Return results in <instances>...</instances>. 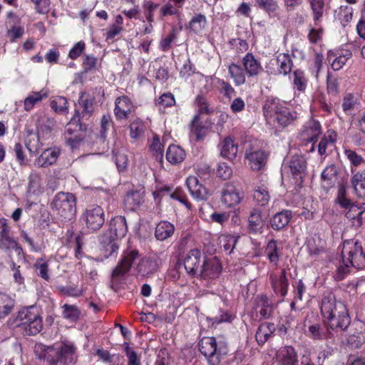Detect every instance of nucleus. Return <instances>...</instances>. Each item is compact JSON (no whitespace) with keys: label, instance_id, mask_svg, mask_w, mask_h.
<instances>
[{"label":"nucleus","instance_id":"2","mask_svg":"<svg viewBox=\"0 0 365 365\" xmlns=\"http://www.w3.org/2000/svg\"><path fill=\"white\" fill-rule=\"evenodd\" d=\"M264 115L269 123L284 127L297 118V113L291 111L279 100L267 101L264 106Z\"/></svg>","mask_w":365,"mask_h":365},{"label":"nucleus","instance_id":"26","mask_svg":"<svg viewBox=\"0 0 365 365\" xmlns=\"http://www.w3.org/2000/svg\"><path fill=\"white\" fill-rule=\"evenodd\" d=\"M49 96V91L46 88H43L39 91L30 92L24 99V110L27 112L31 111L36 105L46 99Z\"/></svg>","mask_w":365,"mask_h":365},{"label":"nucleus","instance_id":"49","mask_svg":"<svg viewBox=\"0 0 365 365\" xmlns=\"http://www.w3.org/2000/svg\"><path fill=\"white\" fill-rule=\"evenodd\" d=\"M149 146L150 150L155 157L156 160H159L162 164L163 158V145L161 143L160 138L157 135L153 136Z\"/></svg>","mask_w":365,"mask_h":365},{"label":"nucleus","instance_id":"15","mask_svg":"<svg viewBox=\"0 0 365 365\" xmlns=\"http://www.w3.org/2000/svg\"><path fill=\"white\" fill-rule=\"evenodd\" d=\"M269 279L274 292L276 294H280L282 297H284L287 293L289 287L286 270L282 269L278 274H270Z\"/></svg>","mask_w":365,"mask_h":365},{"label":"nucleus","instance_id":"17","mask_svg":"<svg viewBox=\"0 0 365 365\" xmlns=\"http://www.w3.org/2000/svg\"><path fill=\"white\" fill-rule=\"evenodd\" d=\"M134 110V106L127 96H121L115 100L114 113L118 119H126Z\"/></svg>","mask_w":365,"mask_h":365},{"label":"nucleus","instance_id":"23","mask_svg":"<svg viewBox=\"0 0 365 365\" xmlns=\"http://www.w3.org/2000/svg\"><path fill=\"white\" fill-rule=\"evenodd\" d=\"M128 231L125 218L123 216H118L113 218L110 224V238L113 240L123 237Z\"/></svg>","mask_w":365,"mask_h":365},{"label":"nucleus","instance_id":"50","mask_svg":"<svg viewBox=\"0 0 365 365\" xmlns=\"http://www.w3.org/2000/svg\"><path fill=\"white\" fill-rule=\"evenodd\" d=\"M39 135L38 134H29L26 138V146L31 154H36L42 146Z\"/></svg>","mask_w":365,"mask_h":365},{"label":"nucleus","instance_id":"57","mask_svg":"<svg viewBox=\"0 0 365 365\" xmlns=\"http://www.w3.org/2000/svg\"><path fill=\"white\" fill-rule=\"evenodd\" d=\"M198 115H195L192 123V131L195 135L197 140H202L207 133V128L198 123Z\"/></svg>","mask_w":365,"mask_h":365},{"label":"nucleus","instance_id":"29","mask_svg":"<svg viewBox=\"0 0 365 365\" xmlns=\"http://www.w3.org/2000/svg\"><path fill=\"white\" fill-rule=\"evenodd\" d=\"M308 337L314 340H324L331 337V333L319 323L310 324L306 331Z\"/></svg>","mask_w":365,"mask_h":365},{"label":"nucleus","instance_id":"42","mask_svg":"<svg viewBox=\"0 0 365 365\" xmlns=\"http://www.w3.org/2000/svg\"><path fill=\"white\" fill-rule=\"evenodd\" d=\"M14 307V300L8 294L0 293V319L8 316Z\"/></svg>","mask_w":365,"mask_h":365},{"label":"nucleus","instance_id":"11","mask_svg":"<svg viewBox=\"0 0 365 365\" xmlns=\"http://www.w3.org/2000/svg\"><path fill=\"white\" fill-rule=\"evenodd\" d=\"M306 161L302 156H293L289 163V169L294 183L299 185L303 182L306 171Z\"/></svg>","mask_w":365,"mask_h":365},{"label":"nucleus","instance_id":"19","mask_svg":"<svg viewBox=\"0 0 365 365\" xmlns=\"http://www.w3.org/2000/svg\"><path fill=\"white\" fill-rule=\"evenodd\" d=\"M242 64L245 73L250 77H257L263 71L260 62L251 53H247L243 57Z\"/></svg>","mask_w":365,"mask_h":365},{"label":"nucleus","instance_id":"10","mask_svg":"<svg viewBox=\"0 0 365 365\" xmlns=\"http://www.w3.org/2000/svg\"><path fill=\"white\" fill-rule=\"evenodd\" d=\"M202 253L197 249L191 250L184 259V266L187 272L192 276H198L203 260Z\"/></svg>","mask_w":365,"mask_h":365},{"label":"nucleus","instance_id":"9","mask_svg":"<svg viewBox=\"0 0 365 365\" xmlns=\"http://www.w3.org/2000/svg\"><path fill=\"white\" fill-rule=\"evenodd\" d=\"M53 348L61 365H68L72 362L75 348L71 342L65 341L56 343Z\"/></svg>","mask_w":365,"mask_h":365},{"label":"nucleus","instance_id":"55","mask_svg":"<svg viewBox=\"0 0 365 365\" xmlns=\"http://www.w3.org/2000/svg\"><path fill=\"white\" fill-rule=\"evenodd\" d=\"M34 267L37 271L38 275L39 277L46 281L50 279V276L48 274V264L45 259L42 258L37 259Z\"/></svg>","mask_w":365,"mask_h":365},{"label":"nucleus","instance_id":"35","mask_svg":"<svg viewBox=\"0 0 365 365\" xmlns=\"http://www.w3.org/2000/svg\"><path fill=\"white\" fill-rule=\"evenodd\" d=\"M143 202V193L140 191L128 192L124 198V205L127 210H135Z\"/></svg>","mask_w":365,"mask_h":365},{"label":"nucleus","instance_id":"51","mask_svg":"<svg viewBox=\"0 0 365 365\" xmlns=\"http://www.w3.org/2000/svg\"><path fill=\"white\" fill-rule=\"evenodd\" d=\"M308 80L304 73L301 70H297L293 73V84L294 88L297 91L303 92L306 90Z\"/></svg>","mask_w":365,"mask_h":365},{"label":"nucleus","instance_id":"45","mask_svg":"<svg viewBox=\"0 0 365 365\" xmlns=\"http://www.w3.org/2000/svg\"><path fill=\"white\" fill-rule=\"evenodd\" d=\"M12 272L13 281L19 289L25 288V278L20 265H17L14 261L9 263Z\"/></svg>","mask_w":365,"mask_h":365},{"label":"nucleus","instance_id":"3","mask_svg":"<svg viewBox=\"0 0 365 365\" xmlns=\"http://www.w3.org/2000/svg\"><path fill=\"white\" fill-rule=\"evenodd\" d=\"M76 200L70 192H58L53 197L51 207L62 220H71L76 213Z\"/></svg>","mask_w":365,"mask_h":365},{"label":"nucleus","instance_id":"4","mask_svg":"<svg viewBox=\"0 0 365 365\" xmlns=\"http://www.w3.org/2000/svg\"><path fill=\"white\" fill-rule=\"evenodd\" d=\"M17 319L18 327L26 335H36L43 328L42 318L36 308L30 307L24 308L19 312Z\"/></svg>","mask_w":365,"mask_h":365},{"label":"nucleus","instance_id":"52","mask_svg":"<svg viewBox=\"0 0 365 365\" xmlns=\"http://www.w3.org/2000/svg\"><path fill=\"white\" fill-rule=\"evenodd\" d=\"M344 153L351 163V171L352 173L354 172V167L356 168L365 163V159L353 150L346 149Z\"/></svg>","mask_w":365,"mask_h":365},{"label":"nucleus","instance_id":"18","mask_svg":"<svg viewBox=\"0 0 365 365\" xmlns=\"http://www.w3.org/2000/svg\"><path fill=\"white\" fill-rule=\"evenodd\" d=\"M352 56V52L348 49H341L336 52H329V61L331 62V68L334 71H339L343 68L347 61Z\"/></svg>","mask_w":365,"mask_h":365},{"label":"nucleus","instance_id":"13","mask_svg":"<svg viewBox=\"0 0 365 365\" xmlns=\"http://www.w3.org/2000/svg\"><path fill=\"white\" fill-rule=\"evenodd\" d=\"M138 252L136 250L128 251L124 253L123 258L113 271V277L118 278L127 273L133 262L138 258Z\"/></svg>","mask_w":365,"mask_h":365},{"label":"nucleus","instance_id":"56","mask_svg":"<svg viewBox=\"0 0 365 365\" xmlns=\"http://www.w3.org/2000/svg\"><path fill=\"white\" fill-rule=\"evenodd\" d=\"M313 11L314 19L319 21L324 14V0H309Z\"/></svg>","mask_w":365,"mask_h":365},{"label":"nucleus","instance_id":"25","mask_svg":"<svg viewBox=\"0 0 365 365\" xmlns=\"http://www.w3.org/2000/svg\"><path fill=\"white\" fill-rule=\"evenodd\" d=\"M365 213V204L361 205H351L346 212V217L351 223L352 226L357 228L363 223L364 215Z\"/></svg>","mask_w":365,"mask_h":365},{"label":"nucleus","instance_id":"22","mask_svg":"<svg viewBox=\"0 0 365 365\" xmlns=\"http://www.w3.org/2000/svg\"><path fill=\"white\" fill-rule=\"evenodd\" d=\"M187 187L191 195L198 200H206L208 192L207 189L199 183L195 176H189L186 180Z\"/></svg>","mask_w":365,"mask_h":365},{"label":"nucleus","instance_id":"21","mask_svg":"<svg viewBox=\"0 0 365 365\" xmlns=\"http://www.w3.org/2000/svg\"><path fill=\"white\" fill-rule=\"evenodd\" d=\"M60 150L57 148L46 149L35 160L34 164L38 168H46L55 163L59 156Z\"/></svg>","mask_w":365,"mask_h":365},{"label":"nucleus","instance_id":"46","mask_svg":"<svg viewBox=\"0 0 365 365\" xmlns=\"http://www.w3.org/2000/svg\"><path fill=\"white\" fill-rule=\"evenodd\" d=\"M265 255L271 263L277 264L279 259V250L277 241L271 240L268 242L265 248Z\"/></svg>","mask_w":365,"mask_h":365},{"label":"nucleus","instance_id":"62","mask_svg":"<svg viewBox=\"0 0 365 365\" xmlns=\"http://www.w3.org/2000/svg\"><path fill=\"white\" fill-rule=\"evenodd\" d=\"M257 311L263 318H267L271 314L272 307L268 302L267 297H264L261 298L257 305Z\"/></svg>","mask_w":365,"mask_h":365},{"label":"nucleus","instance_id":"27","mask_svg":"<svg viewBox=\"0 0 365 365\" xmlns=\"http://www.w3.org/2000/svg\"><path fill=\"white\" fill-rule=\"evenodd\" d=\"M44 190V183L40 174L36 171L31 172L29 177L28 193L39 196L43 193Z\"/></svg>","mask_w":365,"mask_h":365},{"label":"nucleus","instance_id":"53","mask_svg":"<svg viewBox=\"0 0 365 365\" xmlns=\"http://www.w3.org/2000/svg\"><path fill=\"white\" fill-rule=\"evenodd\" d=\"M253 197L261 206L266 205L270 199L269 192L264 186L258 187L254 192Z\"/></svg>","mask_w":365,"mask_h":365},{"label":"nucleus","instance_id":"32","mask_svg":"<svg viewBox=\"0 0 365 365\" xmlns=\"http://www.w3.org/2000/svg\"><path fill=\"white\" fill-rule=\"evenodd\" d=\"M292 217V212L289 210L279 212L275 214L271 219V226L274 230H281L288 225Z\"/></svg>","mask_w":365,"mask_h":365},{"label":"nucleus","instance_id":"41","mask_svg":"<svg viewBox=\"0 0 365 365\" xmlns=\"http://www.w3.org/2000/svg\"><path fill=\"white\" fill-rule=\"evenodd\" d=\"M249 228L252 232H260L264 226V222L262 219L261 212L257 209H253L248 218Z\"/></svg>","mask_w":365,"mask_h":365},{"label":"nucleus","instance_id":"20","mask_svg":"<svg viewBox=\"0 0 365 365\" xmlns=\"http://www.w3.org/2000/svg\"><path fill=\"white\" fill-rule=\"evenodd\" d=\"M246 158L253 170H260L266 164L267 155L264 151L261 150H250L246 152Z\"/></svg>","mask_w":365,"mask_h":365},{"label":"nucleus","instance_id":"38","mask_svg":"<svg viewBox=\"0 0 365 365\" xmlns=\"http://www.w3.org/2000/svg\"><path fill=\"white\" fill-rule=\"evenodd\" d=\"M275 61L278 67L277 72L279 74L287 75L290 73L292 67V61L289 55L287 53H279Z\"/></svg>","mask_w":365,"mask_h":365},{"label":"nucleus","instance_id":"24","mask_svg":"<svg viewBox=\"0 0 365 365\" xmlns=\"http://www.w3.org/2000/svg\"><path fill=\"white\" fill-rule=\"evenodd\" d=\"M160 264V258L155 255L145 257L138 266V272L144 276L153 274L158 269Z\"/></svg>","mask_w":365,"mask_h":365},{"label":"nucleus","instance_id":"33","mask_svg":"<svg viewBox=\"0 0 365 365\" xmlns=\"http://www.w3.org/2000/svg\"><path fill=\"white\" fill-rule=\"evenodd\" d=\"M238 145L231 137L225 138L221 144L220 153L224 158L232 160L237 154Z\"/></svg>","mask_w":365,"mask_h":365},{"label":"nucleus","instance_id":"54","mask_svg":"<svg viewBox=\"0 0 365 365\" xmlns=\"http://www.w3.org/2000/svg\"><path fill=\"white\" fill-rule=\"evenodd\" d=\"M207 24V19L205 16L202 14H197L193 16L190 21L189 26L191 30L195 33L201 31Z\"/></svg>","mask_w":365,"mask_h":365},{"label":"nucleus","instance_id":"6","mask_svg":"<svg viewBox=\"0 0 365 365\" xmlns=\"http://www.w3.org/2000/svg\"><path fill=\"white\" fill-rule=\"evenodd\" d=\"M200 351L210 365H218L221 361L223 346L214 337H204L199 342Z\"/></svg>","mask_w":365,"mask_h":365},{"label":"nucleus","instance_id":"61","mask_svg":"<svg viewBox=\"0 0 365 365\" xmlns=\"http://www.w3.org/2000/svg\"><path fill=\"white\" fill-rule=\"evenodd\" d=\"M78 122L79 116L78 113L76 111L75 115L73 116V118L71 119V120L66 125L65 131V138H66V136H72L73 133H75L80 128Z\"/></svg>","mask_w":365,"mask_h":365},{"label":"nucleus","instance_id":"5","mask_svg":"<svg viewBox=\"0 0 365 365\" xmlns=\"http://www.w3.org/2000/svg\"><path fill=\"white\" fill-rule=\"evenodd\" d=\"M341 256L342 264L346 267H354L356 269L365 268V254L359 242L354 240L344 241Z\"/></svg>","mask_w":365,"mask_h":365},{"label":"nucleus","instance_id":"47","mask_svg":"<svg viewBox=\"0 0 365 365\" xmlns=\"http://www.w3.org/2000/svg\"><path fill=\"white\" fill-rule=\"evenodd\" d=\"M359 104L358 98L352 93H346L342 102V109L346 113H350Z\"/></svg>","mask_w":365,"mask_h":365},{"label":"nucleus","instance_id":"60","mask_svg":"<svg viewBox=\"0 0 365 365\" xmlns=\"http://www.w3.org/2000/svg\"><path fill=\"white\" fill-rule=\"evenodd\" d=\"M220 242L224 250L231 253L237 242V238L232 235H225L220 237Z\"/></svg>","mask_w":365,"mask_h":365},{"label":"nucleus","instance_id":"58","mask_svg":"<svg viewBox=\"0 0 365 365\" xmlns=\"http://www.w3.org/2000/svg\"><path fill=\"white\" fill-rule=\"evenodd\" d=\"M158 7L159 4H156L150 1L144 2V14L148 23H153L154 21V12Z\"/></svg>","mask_w":365,"mask_h":365},{"label":"nucleus","instance_id":"28","mask_svg":"<svg viewBox=\"0 0 365 365\" xmlns=\"http://www.w3.org/2000/svg\"><path fill=\"white\" fill-rule=\"evenodd\" d=\"M354 9L348 5H341L335 9L334 21L339 22L343 27L346 26L352 20Z\"/></svg>","mask_w":365,"mask_h":365},{"label":"nucleus","instance_id":"8","mask_svg":"<svg viewBox=\"0 0 365 365\" xmlns=\"http://www.w3.org/2000/svg\"><path fill=\"white\" fill-rule=\"evenodd\" d=\"M221 269L222 267L217 258L205 259L198 275L205 279H216L220 276Z\"/></svg>","mask_w":365,"mask_h":365},{"label":"nucleus","instance_id":"30","mask_svg":"<svg viewBox=\"0 0 365 365\" xmlns=\"http://www.w3.org/2000/svg\"><path fill=\"white\" fill-rule=\"evenodd\" d=\"M185 158V150L179 145H170L166 152V159L172 165L181 163Z\"/></svg>","mask_w":365,"mask_h":365},{"label":"nucleus","instance_id":"7","mask_svg":"<svg viewBox=\"0 0 365 365\" xmlns=\"http://www.w3.org/2000/svg\"><path fill=\"white\" fill-rule=\"evenodd\" d=\"M82 219L88 229L93 231L98 230L105 222L103 210L100 206H90L83 212Z\"/></svg>","mask_w":365,"mask_h":365},{"label":"nucleus","instance_id":"12","mask_svg":"<svg viewBox=\"0 0 365 365\" xmlns=\"http://www.w3.org/2000/svg\"><path fill=\"white\" fill-rule=\"evenodd\" d=\"M277 365H298V355L294 347L284 346L281 347L276 354Z\"/></svg>","mask_w":365,"mask_h":365},{"label":"nucleus","instance_id":"37","mask_svg":"<svg viewBox=\"0 0 365 365\" xmlns=\"http://www.w3.org/2000/svg\"><path fill=\"white\" fill-rule=\"evenodd\" d=\"M351 185L355 193L360 197H365V173L356 172L351 178Z\"/></svg>","mask_w":365,"mask_h":365},{"label":"nucleus","instance_id":"59","mask_svg":"<svg viewBox=\"0 0 365 365\" xmlns=\"http://www.w3.org/2000/svg\"><path fill=\"white\" fill-rule=\"evenodd\" d=\"M51 107L56 112L64 113L68 110V102L66 98L58 96L51 101Z\"/></svg>","mask_w":365,"mask_h":365},{"label":"nucleus","instance_id":"43","mask_svg":"<svg viewBox=\"0 0 365 365\" xmlns=\"http://www.w3.org/2000/svg\"><path fill=\"white\" fill-rule=\"evenodd\" d=\"M0 248L6 252L14 250L19 255L22 252L21 247L10 235L0 237Z\"/></svg>","mask_w":365,"mask_h":365},{"label":"nucleus","instance_id":"44","mask_svg":"<svg viewBox=\"0 0 365 365\" xmlns=\"http://www.w3.org/2000/svg\"><path fill=\"white\" fill-rule=\"evenodd\" d=\"M336 133L334 130H328L321 140L318 145L319 154L322 155L325 154L326 150L328 147L332 146L336 140Z\"/></svg>","mask_w":365,"mask_h":365},{"label":"nucleus","instance_id":"64","mask_svg":"<svg viewBox=\"0 0 365 365\" xmlns=\"http://www.w3.org/2000/svg\"><path fill=\"white\" fill-rule=\"evenodd\" d=\"M348 343L354 348H359L365 343V335L361 332L351 334L348 338Z\"/></svg>","mask_w":365,"mask_h":365},{"label":"nucleus","instance_id":"31","mask_svg":"<svg viewBox=\"0 0 365 365\" xmlns=\"http://www.w3.org/2000/svg\"><path fill=\"white\" fill-rule=\"evenodd\" d=\"M275 331L274 324L265 322L259 325L256 332V340L259 345H263Z\"/></svg>","mask_w":365,"mask_h":365},{"label":"nucleus","instance_id":"1","mask_svg":"<svg viewBox=\"0 0 365 365\" xmlns=\"http://www.w3.org/2000/svg\"><path fill=\"white\" fill-rule=\"evenodd\" d=\"M321 313L329 329L344 330L350 324V319L345 304L336 301L329 295L323 298L321 304Z\"/></svg>","mask_w":365,"mask_h":365},{"label":"nucleus","instance_id":"16","mask_svg":"<svg viewBox=\"0 0 365 365\" xmlns=\"http://www.w3.org/2000/svg\"><path fill=\"white\" fill-rule=\"evenodd\" d=\"M322 133L319 121L312 120L306 123L301 133L302 139L306 142H314Z\"/></svg>","mask_w":365,"mask_h":365},{"label":"nucleus","instance_id":"14","mask_svg":"<svg viewBox=\"0 0 365 365\" xmlns=\"http://www.w3.org/2000/svg\"><path fill=\"white\" fill-rule=\"evenodd\" d=\"M242 199V194L232 184H227L222 191V202L227 207H232L238 205Z\"/></svg>","mask_w":365,"mask_h":365},{"label":"nucleus","instance_id":"39","mask_svg":"<svg viewBox=\"0 0 365 365\" xmlns=\"http://www.w3.org/2000/svg\"><path fill=\"white\" fill-rule=\"evenodd\" d=\"M38 134L43 135L49 133L55 125L53 118L46 115H41L36 123Z\"/></svg>","mask_w":365,"mask_h":365},{"label":"nucleus","instance_id":"40","mask_svg":"<svg viewBox=\"0 0 365 365\" xmlns=\"http://www.w3.org/2000/svg\"><path fill=\"white\" fill-rule=\"evenodd\" d=\"M337 169L334 165L326 167L321 175L323 186L329 187L332 186L336 180Z\"/></svg>","mask_w":365,"mask_h":365},{"label":"nucleus","instance_id":"36","mask_svg":"<svg viewBox=\"0 0 365 365\" xmlns=\"http://www.w3.org/2000/svg\"><path fill=\"white\" fill-rule=\"evenodd\" d=\"M227 68L229 75L236 86H242L245 83V73L240 65L232 63Z\"/></svg>","mask_w":365,"mask_h":365},{"label":"nucleus","instance_id":"48","mask_svg":"<svg viewBox=\"0 0 365 365\" xmlns=\"http://www.w3.org/2000/svg\"><path fill=\"white\" fill-rule=\"evenodd\" d=\"M145 130V125L143 120L137 118L130 125V135L133 139L140 138Z\"/></svg>","mask_w":365,"mask_h":365},{"label":"nucleus","instance_id":"34","mask_svg":"<svg viewBox=\"0 0 365 365\" xmlns=\"http://www.w3.org/2000/svg\"><path fill=\"white\" fill-rule=\"evenodd\" d=\"M175 232L174 225L168 221L160 222L156 227L155 236L157 240L163 241L170 237Z\"/></svg>","mask_w":365,"mask_h":365},{"label":"nucleus","instance_id":"63","mask_svg":"<svg viewBox=\"0 0 365 365\" xmlns=\"http://www.w3.org/2000/svg\"><path fill=\"white\" fill-rule=\"evenodd\" d=\"M217 175L223 179H229L232 175V168L225 163H220L216 170Z\"/></svg>","mask_w":365,"mask_h":365}]
</instances>
